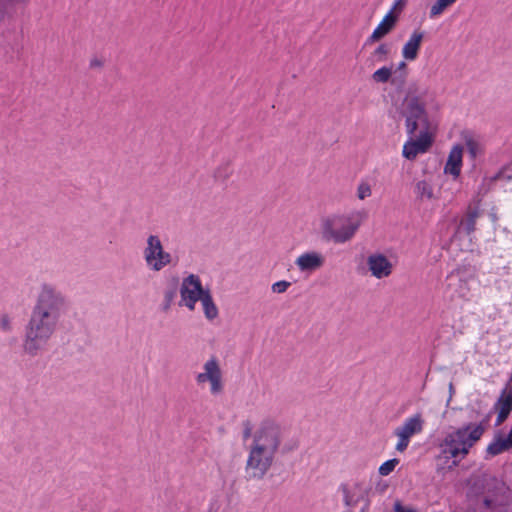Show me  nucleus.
<instances>
[{
    "mask_svg": "<svg viewBox=\"0 0 512 512\" xmlns=\"http://www.w3.org/2000/svg\"><path fill=\"white\" fill-rule=\"evenodd\" d=\"M64 296L51 286L44 285L37 296L25 327L24 351L37 355L57 330L65 309Z\"/></svg>",
    "mask_w": 512,
    "mask_h": 512,
    "instance_id": "f257e3e1",
    "label": "nucleus"
},
{
    "mask_svg": "<svg viewBox=\"0 0 512 512\" xmlns=\"http://www.w3.org/2000/svg\"><path fill=\"white\" fill-rule=\"evenodd\" d=\"M298 448L295 440L285 441V431L272 419L263 420L253 434L245 472L249 479H262L272 467L277 453L286 455Z\"/></svg>",
    "mask_w": 512,
    "mask_h": 512,
    "instance_id": "f03ea898",
    "label": "nucleus"
},
{
    "mask_svg": "<svg viewBox=\"0 0 512 512\" xmlns=\"http://www.w3.org/2000/svg\"><path fill=\"white\" fill-rule=\"evenodd\" d=\"M466 499L474 512H512L509 487L491 475L471 477L467 482Z\"/></svg>",
    "mask_w": 512,
    "mask_h": 512,
    "instance_id": "7ed1b4c3",
    "label": "nucleus"
},
{
    "mask_svg": "<svg viewBox=\"0 0 512 512\" xmlns=\"http://www.w3.org/2000/svg\"><path fill=\"white\" fill-rule=\"evenodd\" d=\"M473 413L474 411L469 408L454 409L455 422L462 423V426L449 433L440 444L442 454L446 458L465 457L469 453L470 448L481 439L485 432V427L483 422L478 424L470 422Z\"/></svg>",
    "mask_w": 512,
    "mask_h": 512,
    "instance_id": "20e7f679",
    "label": "nucleus"
},
{
    "mask_svg": "<svg viewBox=\"0 0 512 512\" xmlns=\"http://www.w3.org/2000/svg\"><path fill=\"white\" fill-rule=\"evenodd\" d=\"M368 214L365 210L353 211L350 214L334 213L321 218V236L325 241L343 244L350 241Z\"/></svg>",
    "mask_w": 512,
    "mask_h": 512,
    "instance_id": "39448f33",
    "label": "nucleus"
},
{
    "mask_svg": "<svg viewBox=\"0 0 512 512\" xmlns=\"http://www.w3.org/2000/svg\"><path fill=\"white\" fill-rule=\"evenodd\" d=\"M400 114L405 119V128L409 136H415L418 129L429 131L428 114L419 97L406 98Z\"/></svg>",
    "mask_w": 512,
    "mask_h": 512,
    "instance_id": "423d86ee",
    "label": "nucleus"
},
{
    "mask_svg": "<svg viewBox=\"0 0 512 512\" xmlns=\"http://www.w3.org/2000/svg\"><path fill=\"white\" fill-rule=\"evenodd\" d=\"M144 258L147 266L153 271H160L171 262V255L164 251L163 245L156 235H150L147 238Z\"/></svg>",
    "mask_w": 512,
    "mask_h": 512,
    "instance_id": "0eeeda50",
    "label": "nucleus"
},
{
    "mask_svg": "<svg viewBox=\"0 0 512 512\" xmlns=\"http://www.w3.org/2000/svg\"><path fill=\"white\" fill-rule=\"evenodd\" d=\"M424 428V419L421 413H416L407 418L404 423L394 430V435L398 438L395 449L398 452H404L415 434L422 432Z\"/></svg>",
    "mask_w": 512,
    "mask_h": 512,
    "instance_id": "6e6552de",
    "label": "nucleus"
},
{
    "mask_svg": "<svg viewBox=\"0 0 512 512\" xmlns=\"http://www.w3.org/2000/svg\"><path fill=\"white\" fill-rule=\"evenodd\" d=\"M205 289L200 281L199 276L190 274L183 279L180 287L181 300L180 306L187 307L190 311L195 309L197 301L204 295Z\"/></svg>",
    "mask_w": 512,
    "mask_h": 512,
    "instance_id": "1a4fd4ad",
    "label": "nucleus"
},
{
    "mask_svg": "<svg viewBox=\"0 0 512 512\" xmlns=\"http://www.w3.org/2000/svg\"><path fill=\"white\" fill-rule=\"evenodd\" d=\"M198 384L210 383V392L218 395L223 391L222 371L218 360L215 357L210 358L204 364V372L197 375Z\"/></svg>",
    "mask_w": 512,
    "mask_h": 512,
    "instance_id": "9d476101",
    "label": "nucleus"
},
{
    "mask_svg": "<svg viewBox=\"0 0 512 512\" xmlns=\"http://www.w3.org/2000/svg\"><path fill=\"white\" fill-rule=\"evenodd\" d=\"M341 491L347 507L351 508L359 503H363L362 512L368 508L370 488L365 483L356 482L351 486L343 485Z\"/></svg>",
    "mask_w": 512,
    "mask_h": 512,
    "instance_id": "9b49d317",
    "label": "nucleus"
},
{
    "mask_svg": "<svg viewBox=\"0 0 512 512\" xmlns=\"http://www.w3.org/2000/svg\"><path fill=\"white\" fill-rule=\"evenodd\" d=\"M433 144V137L429 131H420L416 139H410L403 145L402 155L407 160H414L418 154L425 153Z\"/></svg>",
    "mask_w": 512,
    "mask_h": 512,
    "instance_id": "f8f14e48",
    "label": "nucleus"
},
{
    "mask_svg": "<svg viewBox=\"0 0 512 512\" xmlns=\"http://www.w3.org/2000/svg\"><path fill=\"white\" fill-rule=\"evenodd\" d=\"M366 264L371 275L376 279L387 278L393 271V264L382 253L370 254L367 257Z\"/></svg>",
    "mask_w": 512,
    "mask_h": 512,
    "instance_id": "ddd939ff",
    "label": "nucleus"
},
{
    "mask_svg": "<svg viewBox=\"0 0 512 512\" xmlns=\"http://www.w3.org/2000/svg\"><path fill=\"white\" fill-rule=\"evenodd\" d=\"M324 256L317 251L305 252L299 255L295 264L302 272H311L320 269L324 265Z\"/></svg>",
    "mask_w": 512,
    "mask_h": 512,
    "instance_id": "4468645a",
    "label": "nucleus"
},
{
    "mask_svg": "<svg viewBox=\"0 0 512 512\" xmlns=\"http://www.w3.org/2000/svg\"><path fill=\"white\" fill-rule=\"evenodd\" d=\"M397 21L398 16L392 13V11H389L374 29L372 34L367 38V43L373 44L380 41L395 28Z\"/></svg>",
    "mask_w": 512,
    "mask_h": 512,
    "instance_id": "2eb2a0df",
    "label": "nucleus"
},
{
    "mask_svg": "<svg viewBox=\"0 0 512 512\" xmlns=\"http://www.w3.org/2000/svg\"><path fill=\"white\" fill-rule=\"evenodd\" d=\"M495 409L498 411L496 425H500L512 411V378L508 383V387L501 392L495 404Z\"/></svg>",
    "mask_w": 512,
    "mask_h": 512,
    "instance_id": "dca6fc26",
    "label": "nucleus"
},
{
    "mask_svg": "<svg viewBox=\"0 0 512 512\" xmlns=\"http://www.w3.org/2000/svg\"><path fill=\"white\" fill-rule=\"evenodd\" d=\"M463 147L461 145H455L449 152L447 162L444 167L446 174L452 175L457 178L461 172L462 166Z\"/></svg>",
    "mask_w": 512,
    "mask_h": 512,
    "instance_id": "f3484780",
    "label": "nucleus"
},
{
    "mask_svg": "<svg viewBox=\"0 0 512 512\" xmlns=\"http://www.w3.org/2000/svg\"><path fill=\"white\" fill-rule=\"evenodd\" d=\"M424 33L421 31H414L408 41L402 48V56L404 59L412 61L417 58L418 51L420 49Z\"/></svg>",
    "mask_w": 512,
    "mask_h": 512,
    "instance_id": "a211bd4d",
    "label": "nucleus"
},
{
    "mask_svg": "<svg viewBox=\"0 0 512 512\" xmlns=\"http://www.w3.org/2000/svg\"><path fill=\"white\" fill-rule=\"evenodd\" d=\"M199 301H201L205 317L208 320H214L218 316V308L213 301L209 288L205 289V293Z\"/></svg>",
    "mask_w": 512,
    "mask_h": 512,
    "instance_id": "6ab92c4d",
    "label": "nucleus"
},
{
    "mask_svg": "<svg viewBox=\"0 0 512 512\" xmlns=\"http://www.w3.org/2000/svg\"><path fill=\"white\" fill-rule=\"evenodd\" d=\"M511 448L510 444L508 443L507 437H503L502 435H498L495 437L494 441L491 442L486 451L491 456H496L501 454L502 452L509 450Z\"/></svg>",
    "mask_w": 512,
    "mask_h": 512,
    "instance_id": "aec40b11",
    "label": "nucleus"
},
{
    "mask_svg": "<svg viewBox=\"0 0 512 512\" xmlns=\"http://www.w3.org/2000/svg\"><path fill=\"white\" fill-rule=\"evenodd\" d=\"M415 192L420 200H434L436 199L432 185L426 180H420L415 185Z\"/></svg>",
    "mask_w": 512,
    "mask_h": 512,
    "instance_id": "412c9836",
    "label": "nucleus"
},
{
    "mask_svg": "<svg viewBox=\"0 0 512 512\" xmlns=\"http://www.w3.org/2000/svg\"><path fill=\"white\" fill-rule=\"evenodd\" d=\"M465 147L469 154V157L474 161L479 155L482 154L483 150L480 143L474 139L471 135H464Z\"/></svg>",
    "mask_w": 512,
    "mask_h": 512,
    "instance_id": "4be33fe9",
    "label": "nucleus"
},
{
    "mask_svg": "<svg viewBox=\"0 0 512 512\" xmlns=\"http://www.w3.org/2000/svg\"><path fill=\"white\" fill-rule=\"evenodd\" d=\"M20 0H0V24L4 22L7 17H11L16 10Z\"/></svg>",
    "mask_w": 512,
    "mask_h": 512,
    "instance_id": "5701e85b",
    "label": "nucleus"
},
{
    "mask_svg": "<svg viewBox=\"0 0 512 512\" xmlns=\"http://www.w3.org/2000/svg\"><path fill=\"white\" fill-rule=\"evenodd\" d=\"M479 215L480 213L477 208H469L466 219L461 222V226H463L467 234H471L475 231L476 220L478 219Z\"/></svg>",
    "mask_w": 512,
    "mask_h": 512,
    "instance_id": "b1692460",
    "label": "nucleus"
},
{
    "mask_svg": "<svg viewBox=\"0 0 512 512\" xmlns=\"http://www.w3.org/2000/svg\"><path fill=\"white\" fill-rule=\"evenodd\" d=\"M392 73H393L392 67L383 66V67L377 69L372 74L371 77L375 83L383 84V83H387L391 80Z\"/></svg>",
    "mask_w": 512,
    "mask_h": 512,
    "instance_id": "393cba45",
    "label": "nucleus"
},
{
    "mask_svg": "<svg viewBox=\"0 0 512 512\" xmlns=\"http://www.w3.org/2000/svg\"><path fill=\"white\" fill-rule=\"evenodd\" d=\"M457 0H436L430 8V17L442 14L448 7L453 5Z\"/></svg>",
    "mask_w": 512,
    "mask_h": 512,
    "instance_id": "a878e982",
    "label": "nucleus"
},
{
    "mask_svg": "<svg viewBox=\"0 0 512 512\" xmlns=\"http://www.w3.org/2000/svg\"><path fill=\"white\" fill-rule=\"evenodd\" d=\"M231 176V170L227 164L219 166L213 174V178L218 183H225Z\"/></svg>",
    "mask_w": 512,
    "mask_h": 512,
    "instance_id": "bb28decb",
    "label": "nucleus"
},
{
    "mask_svg": "<svg viewBox=\"0 0 512 512\" xmlns=\"http://www.w3.org/2000/svg\"><path fill=\"white\" fill-rule=\"evenodd\" d=\"M399 460L397 458L389 459L382 463L378 469V472L381 476L389 475L395 467L398 465Z\"/></svg>",
    "mask_w": 512,
    "mask_h": 512,
    "instance_id": "cd10ccee",
    "label": "nucleus"
},
{
    "mask_svg": "<svg viewBox=\"0 0 512 512\" xmlns=\"http://www.w3.org/2000/svg\"><path fill=\"white\" fill-rule=\"evenodd\" d=\"M177 295V287L174 285L168 290L165 291L164 294V303H163V311H168Z\"/></svg>",
    "mask_w": 512,
    "mask_h": 512,
    "instance_id": "c85d7f7f",
    "label": "nucleus"
},
{
    "mask_svg": "<svg viewBox=\"0 0 512 512\" xmlns=\"http://www.w3.org/2000/svg\"><path fill=\"white\" fill-rule=\"evenodd\" d=\"M372 194V189L370 184L367 182H361L357 188V198L359 200H364L370 197Z\"/></svg>",
    "mask_w": 512,
    "mask_h": 512,
    "instance_id": "c756f323",
    "label": "nucleus"
},
{
    "mask_svg": "<svg viewBox=\"0 0 512 512\" xmlns=\"http://www.w3.org/2000/svg\"><path fill=\"white\" fill-rule=\"evenodd\" d=\"M390 53L388 44L381 43L373 52V56L377 57L378 60H385Z\"/></svg>",
    "mask_w": 512,
    "mask_h": 512,
    "instance_id": "7c9ffc66",
    "label": "nucleus"
},
{
    "mask_svg": "<svg viewBox=\"0 0 512 512\" xmlns=\"http://www.w3.org/2000/svg\"><path fill=\"white\" fill-rule=\"evenodd\" d=\"M291 283L286 280H281L272 284L271 289L274 293L282 294L287 291Z\"/></svg>",
    "mask_w": 512,
    "mask_h": 512,
    "instance_id": "2f4dec72",
    "label": "nucleus"
},
{
    "mask_svg": "<svg viewBox=\"0 0 512 512\" xmlns=\"http://www.w3.org/2000/svg\"><path fill=\"white\" fill-rule=\"evenodd\" d=\"M0 327L4 332H10L12 330L11 318L8 314L1 315Z\"/></svg>",
    "mask_w": 512,
    "mask_h": 512,
    "instance_id": "473e14b6",
    "label": "nucleus"
},
{
    "mask_svg": "<svg viewBox=\"0 0 512 512\" xmlns=\"http://www.w3.org/2000/svg\"><path fill=\"white\" fill-rule=\"evenodd\" d=\"M393 511L394 512H416L414 509L412 508H406L402 505L401 501L399 500H396L394 502V506H393Z\"/></svg>",
    "mask_w": 512,
    "mask_h": 512,
    "instance_id": "72a5a7b5",
    "label": "nucleus"
},
{
    "mask_svg": "<svg viewBox=\"0 0 512 512\" xmlns=\"http://www.w3.org/2000/svg\"><path fill=\"white\" fill-rule=\"evenodd\" d=\"M405 5H406V0H396L390 11L393 12L394 10H397V11L401 12L403 10V8L405 7Z\"/></svg>",
    "mask_w": 512,
    "mask_h": 512,
    "instance_id": "f704fd0d",
    "label": "nucleus"
},
{
    "mask_svg": "<svg viewBox=\"0 0 512 512\" xmlns=\"http://www.w3.org/2000/svg\"><path fill=\"white\" fill-rule=\"evenodd\" d=\"M244 431H243V438L248 439L252 435V425L249 421H246L244 423Z\"/></svg>",
    "mask_w": 512,
    "mask_h": 512,
    "instance_id": "c9c22d12",
    "label": "nucleus"
},
{
    "mask_svg": "<svg viewBox=\"0 0 512 512\" xmlns=\"http://www.w3.org/2000/svg\"><path fill=\"white\" fill-rule=\"evenodd\" d=\"M103 62L100 59H92L90 62V67H102Z\"/></svg>",
    "mask_w": 512,
    "mask_h": 512,
    "instance_id": "e433bc0d",
    "label": "nucleus"
},
{
    "mask_svg": "<svg viewBox=\"0 0 512 512\" xmlns=\"http://www.w3.org/2000/svg\"><path fill=\"white\" fill-rule=\"evenodd\" d=\"M507 439H508V443L510 444L511 448H512V426H511V429L510 431L508 432L507 434Z\"/></svg>",
    "mask_w": 512,
    "mask_h": 512,
    "instance_id": "4c0bfd02",
    "label": "nucleus"
},
{
    "mask_svg": "<svg viewBox=\"0 0 512 512\" xmlns=\"http://www.w3.org/2000/svg\"><path fill=\"white\" fill-rule=\"evenodd\" d=\"M503 175V172L502 171H499L494 177H493V180H497V179H501Z\"/></svg>",
    "mask_w": 512,
    "mask_h": 512,
    "instance_id": "58836bf2",
    "label": "nucleus"
},
{
    "mask_svg": "<svg viewBox=\"0 0 512 512\" xmlns=\"http://www.w3.org/2000/svg\"><path fill=\"white\" fill-rule=\"evenodd\" d=\"M406 67V63L405 62H400L399 65H398V69H404Z\"/></svg>",
    "mask_w": 512,
    "mask_h": 512,
    "instance_id": "ea45409f",
    "label": "nucleus"
}]
</instances>
